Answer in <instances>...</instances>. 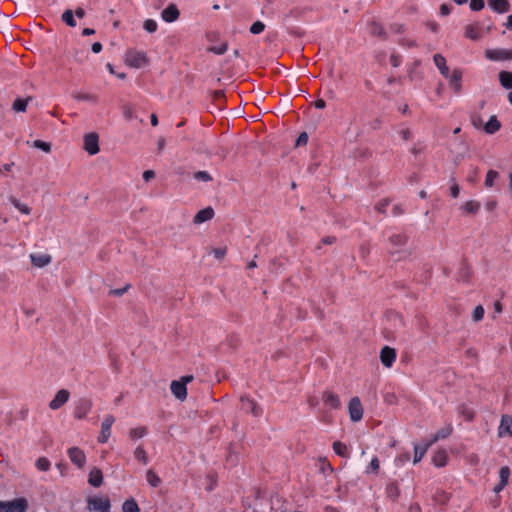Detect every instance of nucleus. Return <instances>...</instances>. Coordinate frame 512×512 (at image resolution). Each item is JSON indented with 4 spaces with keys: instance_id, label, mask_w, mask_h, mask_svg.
<instances>
[{
    "instance_id": "09e8293b",
    "label": "nucleus",
    "mask_w": 512,
    "mask_h": 512,
    "mask_svg": "<svg viewBox=\"0 0 512 512\" xmlns=\"http://www.w3.org/2000/svg\"><path fill=\"white\" fill-rule=\"evenodd\" d=\"M228 45L227 43H222L220 46H212L209 47L208 50L215 54H224L227 51Z\"/></svg>"
},
{
    "instance_id": "ddd939ff",
    "label": "nucleus",
    "mask_w": 512,
    "mask_h": 512,
    "mask_svg": "<svg viewBox=\"0 0 512 512\" xmlns=\"http://www.w3.org/2000/svg\"><path fill=\"white\" fill-rule=\"evenodd\" d=\"M498 436H512V416L508 414L502 415L498 428Z\"/></svg>"
},
{
    "instance_id": "7ed1b4c3",
    "label": "nucleus",
    "mask_w": 512,
    "mask_h": 512,
    "mask_svg": "<svg viewBox=\"0 0 512 512\" xmlns=\"http://www.w3.org/2000/svg\"><path fill=\"white\" fill-rule=\"evenodd\" d=\"M28 507V501L24 497L11 501H0V512H27Z\"/></svg>"
},
{
    "instance_id": "8fccbe9b",
    "label": "nucleus",
    "mask_w": 512,
    "mask_h": 512,
    "mask_svg": "<svg viewBox=\"0 0 512 512\" xmlns=\"http://www.w3.org/2000/svg\"><path fill=\"white\" fill-rule=\"evenodd\" d=\"M264 28H265L264 23H262L261 21H256L250 27V32L252 34H259V33H261L264 30Z\"/></svg>"
},
{
    "instance_id": "6e6d98bb",
    "label": "nucleus",
    "mask_w": 512,
    "mask_h": 512,
    "mask_svg": "<svg viewBox=\"0 0 512 512\" xmlns=\"http://www.w3.org/2000/svg\"><path fill=\"white\" fill-rule=\"evenodd\" d=\"M453 183L450 187V193H451V196L453 198H457L459 196V193H460V187L459 185L455 182L454 179H452Z\"/></svg>"
},
{
    "instance_id": "ea45409f",
    "label": "nucleus",
    "mask_w": 512,
    "mask_h": 512,
    "mask_svg": "<svg viewBox=\"0 0 512 512\" xmlns=\"http://www.w3.org/2000/svg\"><path fill=\"white\" fill-rule=\"evenodd\" d=\"M453 431V428L450 424L446 425L445 427L441 428L440 430L437 431L436 436L440 439H445L447 438L448 436L451 435Z\"/></svg>"
},
{
    "instance_id": "774afa93",
    "label": "nucleus",
    "mask_w": 512,
    "mask_h": 512,
    "mask_svg": "<svg viewBox=\"0 0 512 512\" xmlns=\"http://www.w3.org/2000/svg\"><path fill=\"white\" fill-rule=\"evenodd\" d=\"M497 206V202L495 200H491L486 203V208L488 211H493Z\"/></svg>"
},
{
    "instance_id": "864d4df0",
    "label": "nucleus",
    "mask_w": 512,
    "mask_h": 512,
    "mask_svg": "<svg viewBox=\"0 0 512 512\" xmlns=\"http://www.w3.org/2000/svg\"><path fill=\"white\" fill-rule=\"evenodd\" d=\"M13 204L21 213L26 214V215L30 214L31 210H30V208L27 205L21 204L17 200H14Z\"/></svg>"
},
{
    "instance_id": "c756f323",
    "label": "nucleus",
    "mask_w": 512,
    "mask_h": 512,
    "mask_svg": "<svg viewBox=\"0 0 512 512\" xmlns=\"http://www.w3.org/2000/svg\"><path fill=\"white\" fill-rule=\"evenodd\" d=\"M62 21L69 27H76V21L74 19V14L71 9H67L62 13L61 16Z\"/></svg>"
},
{
    "instance_id": "49530a36",
    "label": "nucleus",
    "mask_w": 512,
    "mask_h": 512,
    "mask_svg": "<svg viewBox=\"0 0 512 512\" xmlns=\"http://www.w3.org/2000/svg\"><path fill=\"white\" fill-rule=\"evenodd\" d=\"M484 316V308L481 305L475 307L472 317L475 322L482 320Z\"/></svg>"
},
{
    "instance_id": "20e7f679",
    "label": "nucleus",
    "mask_w": 512,
    "mask_h": 512,
    "mask_svg": "<svg viewBox=\"0 0 512 512\" xmlns=\"http://www.w3.org/2000/svg\"><path fill=\"white\" fill-rule=\"evenodd\" d=\"M110 501L107 497H90L87 500L89 512H110Z\"/></svg>"
},
{
    "instance_id": "b1692460",
    "label": "nucleus",
    "mask_w": 512,
    "mask_h": 512,
    "mask_svg": "<svg viewBox=\"0 0 512 512\" xmlns=\"http://www.w3.org/2000/svg\"><path fill=\"white\" fill-rule=\"evenodd\" d=\"M433 60L440 73L444 77H449V68L446 64V59L441 54H435Z\"/></svg>"
},
{
    "instance_id": "6e6552de",
    "label": "nucleus",
    "mask_w": 512,
    "mask_h": 512,
    "mask_svg": "<svg viewBox=\"0 0 512 512\" xmlns=\"http://www.w3.org/2000/svg\"><path fill=\"white\" fill-rule=\"evenodd\" d=\"M115 422V418L112 415H107L102 424H101V432L98 437V442L106 443L111 435V427Z\"/></svg>"
},
{
    "instance_id": "2f4dec72",
    "label": "nucleus",
    "mask_w": 512,
    "mask_h": 512,
    "mask_svg": "<svg viewBox=\"0 0 512 512\" xmlns=\"http://www.w3.org/2000/svg\"><path fill=\"white\" fill-rule=\"evenodd\" d=\"M123 512H139L138 504L134 499H128L123 503Z\"/></svg>"
},
{
    "instance_id": "58836bf2",
    "label": "nucleus",
    "mask_w": 512,
    "mask_h": 512,
    "mask_svg": "<svg viewBox=\"0 0 512 512\" xmlns=\"http://www.w3.org/2000/svg\"><path fill=\"white\" fill-rule=\"evenodd\" d=\"M147 430L145 427L133 428L129 431V435L132 439L142 438L146 435Z\"/></svg>"
},
{
    "instance_id": "69168bd1",
    "label": "nucleus",
    "mask_w": 512,
    "mask_h": 512,
    "mask_svg": "<svg viewBox=\"0 0 512 512\" xmlns=\"http://www.w3.org/2000/svg\"><path fill=\"white\" fill-rule=\"evenodd\" d=\"M91 49L94 53H99L102 50V44L100 42H95L92 44Z\"/></svg>"
},
{
    "instance_id": "0eeeda50",
    "label": "nucleus",
    "mask_w": 512,
    "mask_h": 512,
    "mask_svg": "<svg viewBox=\"0 0 512 512\" xmlns=\"http://www.w3.org/2000/svg\"><path fill=\"white\" fill-rule=\"evenodd\" d=\"M92 401L87 398L80 399L74 410V417L78 420L85 419L92 409Z\"/></svg>"
},
{
    "instance_id": "9b49d317",
    "label": "nucleus",
    "mask_w": 512,
    "mask_h": 512,
    "mask_svg": "<svg viewBox=\"0 0 512 512\" xmlns=\"http://www.w3.org/2000/svg\"><path fill=\"white\" fill-rule=\"evenodd\" d=\"M396 359V351L394 348L389 346H384L380 351V360L381 363L387 367L390 368Z\"/></svg>"
},
{
    "instance_id": "4be33fe9",
    "label": "nucleus",
    "mask_w": 512,
    "mask_h": 512,
    "mask_svg": "<svg viewBox=\"0 0 512 512\" xmlns=\"http://www.w3.org/2000/svg\"><path fill=\"white\" fill-rule=\"evenodd\" d=\"M322 399L326 405L330 406L333 409H338L340 407L339 397L333 392H324Z\"/></svg>"
},
{
    "instance_id": "bf43d9fd",
    "label": "nucleus",
    "mask_w": 512,
    "mask_h": 512,
    "mask_svg": "<svg viewBox=\"0 0 512 512\" xmlns=\"http://www.w3.org/2000/svg\"><path fill=\"white\" fill-rule=\"evenodd\" d=\"M372 33L374 35H378V36H384L385 35L383 27L378 25V24H376V23L372 24Z\"/></svg>"
},
{
    "instance_id": "5fc2aeb1",
    "label": "nucleus",
    "mask_w": 512,
    "mask_h": 512,
    "mask_svg": "<svg viewBox=\"0 0 512 512\" xmlns=\"http://www.w3.org/2000/svg\"><path fill=\"white\" fill-rule=\"evenodd\" d=\"M484 7V0H471L470 8L473 11H480Z\"/></svg>"
},
{
    "instance_id": "e433bc0d",
    "label": "nucleus",
    "mask_w": 512,
    "mask_h": 512,
    "mask_svg": "<svg viewBox=\"0 0 512 512\" xmlns=\"http://www.w3.org/2000/svg\"><path fill=\"white\" fill-rule=\"evenodd\" d=\"M35 466L40 471H48L50 468V461L46 457H40L36 460Z\"/></svg>"
},
{
    "instance_id": "0e129e2a",
    "label": "nucleus",
    "mask_w": 512,
    "mask_h": 512,
    "mask_svg": "<svg viewBox=\"0 0 512 512\" xmlns=\"http://www.w3.org/2000/svg\"><path fill=\"white\" fill-rule=\"evenodd\" d=\"M165 139L163 137H160L157 141V147H158V152H162L164 147H165Z\"/></svg>"
},
{
    "instance_id": "f704fd0d",
    "label": "nucleus",
    "mask_w": 512,
    "mask_h": 512,
    "mask_svg": "<svg viewBox=\"0 0 512 512\" xmlns=\"http://www.w3.org/2000/svg\"><path fill=\"white\" fill-rule=\"evenodd\" d=\"M465 36L471 40L479 39L480 35L475 25H468L465 28Z\"/></svg>"
},
{
    "instance_id": "72a5a7b5",
    "label": "nucleus",
    "mask_w": 512,
    "mask_h": 512,
    "mask_svg": "<svg viewBox=\"0 0 512 512\" xmlns=\"http://www.w3.org/2000/svg\"><path fill=\"white\" fill-rule=\"evenodd\" d=\"M334 452L342 457H347V446L340 441H335L333 443Z\"/></svg>"
},
{
    "instance_id": "1a4fd4ad",
    "label": "nucleus",
    "mask_w": 512,
    "mask_h": 512,
    "mask_svg": "<svg viewBox=\"0 0 512 512\" xmlns=\"http://www.w3.org/2000/svg\"><path fill=\"white\" fill-rule=\"evenodd\" d=\"M70 398V392L67 389H60L55 397L50 401L49 408L51 410H58L61 408L65 403L68 402Z\"/></svg>"
},
{
    "instance_id": "412c9836",
    "label": "nucleus",
    "mask_w": 512,
    "mask_h": 512,
    "mask_svg": "<svg viewBox=\"0 0 512 512\" xmlns=\"http://www.w3.org/2000/svg\"><path fill=\"white\" fill-rule=\"evenodd\" d=\"M489 6L497 13H505L509 11L510 4L508 0H487Z\"/></svg>"
},
{
    "instance_id": "4468645a",
    "label": "nucleus",
    "mask_w": 512,
    "mask_h": 512,
    "mask_svg": "<svg viewBox=\"0 0 512 512\" xmlns=\"http://www.w3.org/2000/svg\"><path fill=\"white\" fill-rule=\"evenodd\" d=\"M171 392L180 401H184L187 398V388L183 382L174 380L170 384Z\"/></svg>"
},
{
    "instance_id": "a18cd8bd",
    "label": "nucleus",
    "mask_w": 512,
    "mask_h": 512,
    "mask_svg": "<svg viewBox=\"0 0 512 512\" xmlns=\"http://www.w3.org/2000/svg\"><path fill=\"white\" fill-rule=\"evenodd\" d=\"M387 495H388V497L393 498V499L398 497V495H399V488H398L397 484L391 483L390 485H388V487H387Z\"/></svg>"
},
{
    "instance_id": "dca6fc26",
    "label": "nucleus",
    "mask_w": 512,
    "mask_h": 512,
    "mask_svg": "<svg viewBox=\"0 0 512 512\" xmlns=\"http://www.w3.org/2000/svg\"><path fill=\"white\" fill-rule=\"evenodd\" d=\"M214 216V210L211 207H206L196 213L193 218V223L199 225L203 222L209 221Z\"/></svg>"
},
{
    "instance_id": "393cba45",
    "label": "nucleus",
    "mask_w": 512,
    "mask_h": 512,
    "mask_svg": "<svg viewBox=\"0 0 512 512\" xmlns=\"http://www.w3.org/2000/svg\"><path fill=\"white\" fill-rule=\"evenodd\" d=\"M32 100L31 96H27L26 98H17L14 100L12 104V110L16 113L25 112L28 106V103Z\"/></svg>"
},
{
    "instance_id": "a878e982",
    "label": "nucleus",
    "mask_w": 512,
    "mask_h": 512,
    "mask_svg": "<svg viewBox=\"0 0 512 512\" xmlns=\"http://www.w3.org/2000/svg\"><path fill=\"white\" fill-rule=\"evenodd\" d=\"M500 127H501V123L499 122L497 117L491 116L489 121L486 123L484 129H485L486 133L493 134V133L497 132L500 129Z\"/></svg>"
},
{
    "instance_id": "de8ad7c7",
    "label": "nucleus",
    "mask_w": 512,
    "mask_h": 512,
    "mask_svg": "<svg viewBox=\"0 0 512 512\" xmlns=\"http://www.w3.org/2000/svg\"><path fill=\"white\" fill-rule=\"evenodd\" d=\"M390 204V200L389 199H382L381 201H379L376 205H375V210L378 212V213H385L386 212V207Z\"/></svg>"
},
{
    "instance_id": "f03ea898",
    "label": "nucleus",
    "mask_w": 512,
    "mask_h": 512,
    "mask_svg": "<svg viewBox=\"0 0 512 512\" xmlns=\"http://www.w3.org/2000/svg\"><path fill=\"white\" fill-rule=\"evenodd\" d=\"M124 62L131 68L139 69L148 65L149 58L143 51L128 49L125 53Z\"/></svg>"
},
{
    "instance_id": "052dcab7",
    "label": "nucleus",
    "mask_w": 512,
    "mask_h": 512,
    "mask_svg": "<svg viewBox=\"0 0 512 512\" xmlns=\"http://www.w3.org/2000/svg\"><path fill=\"white\" fill-rule=\"evenodd\" d=\"M247 400L251 405V411L256 416L257 415V405L253 400H249L246 397H241V401Z\"/></svg>"
},
{
    "instance_id": "a211bd4d",
    "label": "nucleus",
    "mask_w": 512,
    "mask_h": 512,
    "mask_svg": "<svg viewBox=\"0 0 512 512\" xmlns=\"http://www.w3.org/2000/svg\"><path fill=\"white\" fill-rule=\"evenodd\" d=\"M509 476V467L503 466L499 471L500 482L494 487V492L499 493L508 484Z\"/></svg>"
},
{
    "instance_id": "c85d7f7f",
    "label": "nucleus",
    "mask_w": 512,
    "mask_h": 512,
    "mask_svg": "<svg viewBox=\"0 0 512 512\" xmlns=\"http://www.w3.org/2000/svg\"><path fill=\"white\" fill-rule=\"evenodd\" d=\"M499 81L505 89L512 88V72L501 71L499 73Z\"/></svg>"
},
{
    "instance_id": "a19ab883",
    "label": "nucleus",
    "mask_w": 512,
    "mask_h": 512,
    "mask_svg": "<svg viewBox=\"0 0 512 512\" xmlns=\"http://www.w3.org/2000/svg\"><path fill=\"white\" fill-rule=\"evenodd\" d=\"M33 146L37 149L44 151L45 153H49L51 151V144L41 140H35L33 142Z\"/></svg>"
},
{
    "instance_id": "473e14b6",
    "label": "nucleus",
    "mask_w": 512,
    "mask_h": 512,
    "mask_svg": "<svg viewBox=\"0 0 512 512\" xmlns=\"http://www.w3.org/2000/svg\"><path fill=\"white\" fill-rule=\"evenodd\" d=\"M146 479L152 487H158L161 483L160 478L153 470H148L146 473Z\"/></svg>"
},
{
    "instance_id": "79ce46f5",
    "label": "nucleus",
    "mask_w": 512,
    "mask_h": 512,
    "mask_svg": "<svg viewBox=\"0 0 512 512\" xmlns=\"http://www.w3.org/2000/svg\"><path fill=\"white\" fill-rule=\"evenodd\" d=\"M157 27L158 25L153 19H147L143 23V28L149 33H154L157 30Z\"/></svg>"
},
{
    "instance_id": "37998d69",
    "label": "nucleus",
    "mask_w": 512,
    "mask_h": 512,
    "mask_svg": "<svg viewBox=\"0 0 512 512\" xmlns=\"http://www.w3.org/2000/svg\"><path fill=\"white\" fill-rule=\"evenodd\" d=\"M211 253L218 260H222L227 254V248L226 247L212 248Z\"/></svg>"
},
{
    "instance_id": "2eb2a0df",
    "label": "nucleus",
    "mask_w": 512,
    "mask_h": 512,
    "mask_svg": "<svg viewBox=\"0 0 512 512\" xmlns=\"http://www.w3.org/2000/svg\"><path fill=\"white\" fill-rule=\"evenodd\" d=\"M180 16V12L175 4H169L162 12L161 18L168 23L176 21Z\"/></svg>"
},
{
    "instance_id": "f3484780",
    "label": "nucleus",
    "mask_w": 512,
    "mask_h": 512,
    "mask_svg": "<svg viewBox=\"0 0 512 512\" xmlns=\"http://www.w3.org/2000/svg\"><path fill=\"white\" fill-rule=\"evenodd\" d=\"M30 260L34 267L43 268L51 263V256L48 254H31Z\"/></svg>"
},
{
    "instance_id": "39448f33",
    "label": "nucleus",
    "mask_w": 512,
    "mask_h": 512,
    "mask_svg": "<svg viewBox=\"0 0 512 512\" xmlns=\"http://www.w3.org/2000/svg\"><path fill=\"white\" fill-rule=\"evenodd\" d=\"M83 149L89 155H96L100 151L99 135L96 132H89L83 136Z\"/></svg>"
},
{
    "instance_id": "c03bdc74",
    "label": "nucleus",
    "mask_w": 512,
    "mask_h": 512,
    "mask_svg": "<svg viewBox=\"0 0 512 512\" xmlns=\"http://www.w3.org/2000/svg\"><path fill=\"white\" fill-rule=\"evenodd\" d=\"M134 454L138 460L142 461L144 464H147L148 457L145 450L142 447H137Z\"/></svg>"
},
{
    "instance_id": "7c9ffc66",
    "label": "nucleus",
    "mask_w": 512,
    "mask_h": 512,
    "mask_svg": "<svg viewBox=\"0 0 512 512\" xmlns=\"http://www.w3.org/2000/svg\"><path fill=\"white\" fill-rule=\"evenodd\" d=\"M427 452V446H414V459L413 463L416 464L421 461V459L424 457V455Z\"/></svg>"
},
{
    "instance_id": "aec40b11",
    "label": "nucleus",
    "mask_w": 512,
    "mask_h": 512,
    "mask_svg": "<svg viewBox=\"0 0 512 512\" xmlns=\"http://www.w3.org/2000/svg\"><path fill=\"white\" fill-rule=\"evenodd\" d=\"M88 483L93 487H99L103 483L102 471L99 468H92L89 473Z\"/></svg>"
},
{
    "instance_id": "e2e57ef3",
    "label": "nucleus",
    "mask_w": 512,
    "mask_h": 512,
    "mask_svg": "<svg viewBox=\"0 0 512 512\" xmlns=\"http://www.w3.org/2000/svg\"><path fill=\"white\" fill-rule=\"evenodd\" d=\"M154 176H155V173H154V171H152V170H146V171L143 173V179H144L145 181H149V180L153 179V178H154Z\"/></svg>"
},
{
    "instance_id": "423d86ee",
    "label": "nucleus",
    "mask_w": 512,
    "mask_h": 512,
    "mask_svg": "<svg viewBox=\"0 0 512 512\" xmlns=\"http://www.w3.org/2000/svg\"><path fill=\"white\" fill-rule=\"evenodd\" d=\"M348 411L351 421L358 422L363 417V407L358 397H353L348 403Z\"/></svg>"
},
{
    "instance_id": "603ef678",
    "label": "nucleus",
    "mask_w": 512,
    "mask_h": 512,
    "mask_svg": "<svg viewBox=\"0 0 512 512\" xmlns=\"http://www.w3.org/2000/svg\"><path fill=\"white\" fill-rule=\"evenodd\" d=\"M379 471V460L377 457L372 458L369 469L366 471L367 473L373 472L378 473Z\"/></svg>"
},
{
    "instance_id": "680f3d73",
    "label": "nucleus",
    "mask_w": 512,
    "mask_h": 512,
    "mask_svg": "<svg viewBox=\"0 0 512 512\" xmlns=\"http://www.w3.org/2000/svg\"><path fill=\"white\" fill-rule=\"evenodd\" d=\"M390 63L392 64V66L394 67H398L399 64H400V57L398 55H391L390 56Z\"/></svg>"
},
{
    "instance_id": "f8f14e48",
    "label": "nucleus",
    "mask_w": 512,
    "mask_h": 512,
    "mask_svg": "<svg viewBox=\"0 0 512 512\" xmlns=\"http://www.w3.org/2000/svg\"><path fill=\"white\" fill-rule=\"evenodd\" d=\"M485 56L494 61L512 59V50L488 49L485 51Z\"/></svg>"
},
{
    "instance_id": "5701e85b",
    "label": "nucleus",
    "mask_w": 512,
    "mask_h": 512,
    "mask_svg": "<svg viewBox=\"0 0 512 512\" xmlns=\"http://www.w3.org/2000/svg\"><path fill=\"white\" fill-rule=\"evenodd\" d=\"M448 461V454L446 450L439 449L432 457V463L436 467H444Z\"/></svg>"
},
{
    "instance_id": "bb28decb",
    "label": "nucleus",
    "mask_w": 512,
    "mask_h": 512,
    "mask_svg": "<svg viewBox=\"0 0 512 512\" xmlns=\"http://www.w3.org/2000/svg\"><path fill=\"white\" fill-rule=\"evenodd\" d=\"M461 209L465 214L475 215L480 209V203L474 200H469L461 207Z\"/></svg>"
},
{
    "instance_id": "13d9d810",
    "label": "nucleus",
    "mask_w": 512,
    "mask_h": 512,
    "mask_svg": "<svg viewBox=\"0 0 512 512\" xmlns=\"http://www.w3.org/2000/svg\"><path fill=\"white\" fill-rule=\"evenodd\" d=\"M308 142V135L306 132H302L297 140H296V146L306 145Z\"/></svg>"
},
{
    "instance_id": "6ab92c4d",
    "label": "nucleus",
    "mask_w": 512,
    "mask_h": 512,
    "mask_svg": "<svg viewBox=\"0 0 512 512\" xmlns=\"http://www.w3.org/2000/svg\"><path fill=\"white\" fill-rule=\"evenodd\" d=\"M450 86L454 90L455 93H459L461 91V80H462V72L459 69H454L451 76L448 77Z\"/></svg>"
},
{
    "instance_id": "f257e3e1",
    "label": "nucleus",
    "mask_w": 512,
    "mask_h": 512,
    "mask_svg": "<svg viewBox=\"0 0 512 512\" xmlns=\"http://www.w3.org/2000/svg\"><path fill=\"white\" fill-rule=\"evenodd\" d=\"M389 255L394 261H404L408 259L411 254L412 250L407 245L408 244V237L405 234H394L392 235L389 240Z\"/></svg>"
},
{
    "instance_id": "9d476101",
    "label": "nucleus",
    "mask_w": 512,
    "mask_h": 512,
    "mask_svg": "<svg viewBox=\"0 0 512 512\" xmlns=\"http://www.w3.org/2000/svg\"><path fill=\"white\" fill-rule=\"evenodd\" d=\"M68 456L72 463L78 468H83L86 462V455L83 450L78 447H71L68 449Z\"/></svg>"
},
{
    "instance_id": "4c0bfd02",
    "label": "nucleus",
    "mask_w": 512,
    "mask_h": 512,
    "mask_svg": "<svg viewBox=\"0 0 512 512\" xmlns=\"http://www.w3.org/2000/svg\"><path fill=\"white\" fill-rule=\"evenodd\" d=\"M499 177V173L495 170H489L486 174L485 185L487 187H492L494 181Z\"/></svg>"
},
{
    "instance_id": "4d7b16f0",
    "label": "nucleus",
    "mask_w": 512,
    "mask_h": 512,
    "mask_svg": "<svg viewBox=\"0 0 512 512\" xmlns=\"http://www.w3.org/2000/svg\"><path fill=\"white\" fill-rule=\"evenodd\" d=\"M319 461L321 463L320 469L323 472H325L326 470H328L329 472H333L331 464L325 458H320Z\"/></svg>"
},
{
    "instance_id": "cd10ccee",
    "label": "nucleus",
    "mask_w": 512,
    "mask_h": 512,
    "mask_svg": "<svg viewBox=\"0 0 512 512\" xmlns=\"http://www.w3.org/2000/svg\"><path fill=\"white\" fill-rule=\"evenodd\" d=\"M74 99L77 101H86L90 103H97L98 97L95 94L88 92H77L73 95Z\"/></svg>"
},
{
    "instance_id": "338daca9",
    "label": "nucleus",
    "mask_w": 512,
    "mask_h": 512,
    "mask_svg": "<svg viewBox=\"0 0 512 512\" xmlns=\"http://www.w3.org/2000/svg\"><path fill=\"white\" fill-rule=\"evenodd\" d=\"M85 14H86L85 10L82 7L76 8V10H75L76 17L82 19V18H84Z\"/></svg>"
},
{
    "instance_id": "c9c22d12",
    "label": "nucleus",
    "mask_w": 512,
    "mask_h": 512,
    "mask_svg": "<svg viewBox=\"0 0 512 512\" xmlns=\"http://www.w3.org/2000/svg\"><path fill=\"white\" fill-rule=\"evenodd\" d=\"M459 413L466 421H471L474 418V411L466 405L460 407Z\"/></svg>"
},
{
    "instance_id": "3c124183",
    "label": "nucleus",
    "mask_w": 512,
    "mask_h": 512,
    "mask_svg": "<svg viewBox=\"0 0 512 512\" xmlns=\"http://www.w3.org/2000/svg\"><path fill=\"white\" fill-rule=\"evenodd\" d=\"M195 179L202 180L205 182L211 181L212 177L206 171H198L194 174Z\"/></svg>"
}]
</instances>
